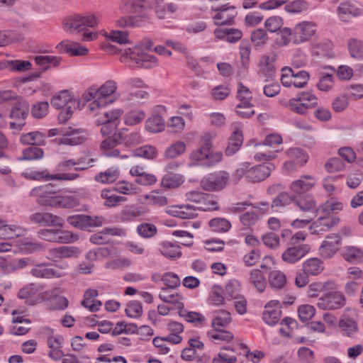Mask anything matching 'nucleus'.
<instances>
[{
    "mask_svg": "<svg viewBox=\"0 0 363 363\" xmlns=\"http://www.w3.org/2000/svg\"><path fill=\"white\" fill-rule=\"evenodd\" d=\"M335 84L334 77L330 74H322L317 83V88L321 91H329Z\"/></svg>",
    "mask_w": 363,
    "mask_h": 363,
    "instance_id": "64",
    "label": "nucleus"
},
{
    "mask_svg": "<svg viewBox=\"0 0 363 363\" xmlns=\"http://www.w3.org/2000/svg\"><path fill=\"white\" fill-rule=\"evenodd\" d=\"M293 43V30L289 28H281L277 31L275 43L279 46H286Z\"/></svg>",
    "mask_w": 363,
    "mask_h": 363,
    "instance_id": "49",
    "label": "nucleus"
},
{
    "mask_svg": "<svg viewBox=\"0 0 363 363\" xmlns=\"http://www.w3.org/2000/svg\"><path fill=\"white\" fill-rule=\"evenodd\" d=\"M79 205V199L74 195H57L55 208H72Z\"/></svg>",
    "mask_w": 363,
    "mask_h": 363,
    "instance_id": "43",
    "label": "nucleus"
},
{
    "mask_svg": "<svg viewBox=\"0 0 363 363\" xmlns=\"http://www.w3.org/2000/svg\"><path fill=\"white\" fill-rule=\"evenodd\" d=\"M26 230L21 227L15 225H6L3 220V223L0 224V238L10 239L15 237L23 235Z\"/></svg>",
    "mask_w": 363,
    "mask_h": 363,
    "instance_id": "31",
    "label": "nucleus"
},
{
    "mask_svg": "<svg viewBox=\"0 0 363 363\" xmlns=\"http://www.w3.org/2000/svg\"><path fill=\"white\" fill-rule=\"evenodd\" d=\"M323 263L318 258H310L303 264V269L308 275L315 276L323 270Z\"/></svg>",
    "mask_w": 363,
    "mask_h": 363,
    "instance_id": "35",
    "label": "nucleus"
},
{
    "mask_svg": "<svg viewBox=\"0 0 363 363\" xmlns=\"http://www.w3.org/2000/svg\"><path fill=\"white\" fill-rule=\"evenodd\" d=\"M143 212L135 206H129L123 209L120 213L121 220L123 222H130L135 220L137 218L141 216Z\"/></svg>",
    "mask_w": 363,
    "mask_h": 363,
    "instance_id": "59",
    "label": "nucleus"
},
{
    "mask_svg": "<svg viewBox=\"0 0 363 363\" xmlns=\"http://www.w3.org/2000/svg\"><path fill=\"white\" fill-rule=\"evenodd\" d=\"M178 9V6L174 3H168L164 6L157 4L155 6V12L160 19H165L175 14Z\"/></svg>",
    "mask_w": 363,
    "mask_h": 363,
    "instance_id": "45",
    "label": "nucleus"
},
{
    "mask_svg": "<svg viewBox=\"0 0 363 363\" xmlns=\"http://www.w3.org/2000/svg\"><path fill=\"white\" fill-rule=\"evenodd\" d=\"M295 196L289 195L286 192L279 193L272 201L271 208H274L275 211H279L280 208L289 205L294 201Z\"/></svg>",
    "mask_w": 363,
    "mask_h": 363,
    "instance_id": "47",
    "label": "nucleus"
},
{
    "mask_svg": "<svg viewBox=\"0 0 363 363\" xmlns=\"http://www.w3.org/2000/svg\"><path fill=\"white\" fill-rule=\"evenodd\" d=\"M155 0H123L121 9L125 13L135 14L152 9Z\"/></svg>",
    "mask_w": 363,
    "mask_h": 363,
    "instance_id": "17",
    "label": "nucleus"
},
{
    "mask_svg": "<svg viewBox=\"0 0 363 363\" xmlns=\"http://www.w3.org/2000/svg\"><path fill=\"white\" fill-rule=\"evenodd\" d=\"M231 90L228 84H223L214 86L210 93L213 101H223L230 94Z\"/></svg>",
    "mask_w": 363,
    "mask_h": 363,
    "instance_id": "48",
    "label": "nucleus"
},
{
    "mask_svg": "<svg viewBox=\"0 0 363 363\" xmlns=\"http://www.w3.org/2000/svg\"><path fill=\"white\" fill-rule=\"evenodd\" d=\"M237 98L240 101L236 106L237 113L242 118H250L253 116L255 112L253 109L252 93L242 83H239L238 85Z\"/></svg>",
    "mask_w": 363,
    "mask_h": 363,
    "instance_id": "5",
    "label": "nucleus"
},
{
    "mask_svg": "<svg viewBox=\"0 0 363 363\" xmlns=\"http://www.w3.org/2000/svg\"><path fill=\"white\" fill-rule=\"evenodd\" d=\"M56 190L50 184L33 188L30 195L37 197L36 202L40 206L55 207L57 195Z\"/></svg>",
    "mask_w": 363,
    "mask_h": 363,
    "instance_id": "9",
    "label": "nucleus"
},
{
    "mask_svg": "<svg viewBox=\"0 0 363 363\" xmlns=\"http://www.w3.org/2000/svg\"><path fill=\"white\" fill-rule=\"evenodd\" d=\"M165 127L164 121L160 115H153L145 122V128L152 133H159Z\"/></svg>",
    "mask_w": 363,
    "mask_h": 363,
    "instance_id": "42",
    "label": "nucleus"
},
{
    "mask_svg": "<svg viewBox=\"0 0 363 363\" xmlns=\"http://www.w3.org/2000/svg\"><path fill=\"white\" fill-rule=\"evenodd\" d=\"M296 206L303 212L313 211L316 206L315 200L311 196L307 195L300 199L294 198Z\"/></svg>",
    "mask_w": 363,
    "mask_h": 363,
    "instance_id": "50",
    "label": "nucleus"
},
{
    "mask_svg": "<svg viewBox=\"0 0 363 363\" xmlns=\"http://www.w3.org/2000/svg\"><path fill=\"white\" fill-rule=\"evenodd\" d=\"M33 264V261L30 257H23L13 259L11 262H4L2 266L3 269L7 274H11L18 270L23 269Z\"/></svg>",
    "mask_w": 363,
    "mask_h": 363,
    "instance_id": "30",
    "label": "nucleus"
},
{
    "mask_svg": "<svg viewBox=\"0 0 363 363\" xmlns=\"http://www.w3.org/2000/svg\"><path fill=\"white\" fill-rule=\"evenodd\" d=\"M211 9L216 12L213 19L214 23L218 26L232 24L238 13L235 6L227 4H214Z\"/></svg>",
    "mask_w": 363,
    "mask_h": 363,
    "instance_id": "11",
    "label": "nucleus"
},
{
    "mask_svg": "<svg viewBox=\"0 0 363 363\" xmlns=\"http://www.w3.org/2000/svg\"><path fill=\"white\" fill-rule=\"evenodd\" d=\"M231 322L230 313L226 311L217 312L212 320V327L214 329H219L227 326Z\"/></svg>",
    "mask_w": 363,
    "mask_h": 363,
    "instance_id": "56",
    "label": "nucleus"
},
{
    "mask_svg": "<svg viewBox=\"0 0 363 363\" xmlns=\"http://www.w3.org/2000/svg\"><path fill=\"white\" fill-rule=\"evenodd\" d=\"M317 184V179L309 174L301 175L298 179L292 182L290 190L295 197L312 190Z\"/></svg>",
    "mask_w": 363,
    "mask_h": 363,
    "instance_id": "14",
    "label": "nucleus"
},
{
    "mask_svg": "<svg viewBox=\"0 0 363 363\" xmlns=\"http://www.w3.org/2000/svg\"><path fill=\"white\" fill-rule=\"evenodd\" d=\"M341 255L345 261L351 264H357L363 261V249L357 246L344 247Z\"/></svg>",
    "mask_w": 363,
    "mask_h": 363,
    "instance_id": "25",
    "label": "nucleus"
},
{
    "mask_svg": "<svg viewBox=\"0 0 363 363\" xmlns=\"http://www.w3.org/2000/svg\"><path fill=\"white\" fill-rule=\"evenodd\" d=\"M339 328L344 335L352 337L358 330L356 320L347 314H344L340 319Z\"/></svg>",
    "mask_w": 363,
    "mask_h": 363,
    "instance_id": "26",
    "label": "nucleus"
},
{
    "mask_svg": "<svg viewBox=\"0 0 363 363\" xmlns=\"http://www.w3.org/2000/svg\"><path fill=\"white\" fill-rule=\"evenodd\" d=\"M274 169V165L269 162L252 165L250 182L256 183L264 181L269 177Z\"/></svg>",
    "mask_w": 363,
    "mask_h": 363,
    "instance_id": "20",
    "label": "nucleus"
},
{
    "mask_svg": "<svg viewBox=\"0 0 363 363\" xmlns=\"http://www.w3.org/2000/svg\"><path fill=\"white\" fill-rule=\"evenodd\" d=\"M120 175L118 168L111 167L104 172L97 174L94 179L102 184H111L116 182Z\"/></svg>",
    "mask_w": 363,
    "mask_h": 363,
    "instance_id": "40",
    "label": "nucleus"
},
{
    "mask_svg": "<svg viewBox=\"0 0 363 363\" xmlns=\"http://www.w3.org/2000/svg\"><path fill=\"white\" fill-rule=\"evenodd\" d=\"M103 118L97 119L96 122L101 125V133L104 136L111 135L117 128V119L122 115L119 109L111 111H103L100 113Z\"/></svg>",
    "mask_w": 363,
    "mask_h": 363,
    "instance_id": "12",
    "label": "nucleus"
},
{
    "mask_svg": "<svg viewBox=\"0 0 363 363\" xmlns=\"http://www.w3.org/2000/svg\"><path fill=\"white\" fill-rule=\"evenodd\" d=\"M98 296V291L94 289H87L82 301V305L91 312H95L99 310L101 306V302L96 301L94 298Z\"/></svg>",
    "mask_w": 363,
    "mask_h": 363,
    "instance_id": "28",
    "label": "nucleus"
},
{
    "mask_svg": "<svg viewBox=\"0 0 363 363\" xmlns=\"http://www.w3.org/2000/svg\"><path fill=\"white\" fill-rule=\"evenodd\" d=\"M42 290V286L38 284H29L21 288L18 293V297L21 299L30 298Z\"/></svg>",
    "mask_w": 363,
    "mask_h": 363,
    "instance_id": "60",
    "label": "nucleus"
},
{
    "mask_svg": "<svg viewBox=\"0 0 363 363\" xmlns=\"http://www.w3.org/2000/svg\"><path fill=\"white\" fill-rule=\"evenodd\" d=\"M317 219L310 225L311 234H320L330 230L340 223V218L333 215L320 213L319 208L315 210Z\"/></svg>",
    "mask_w": 363,
    "mask_h": 363,
    "instance_id": "10",
    "label": "nucleus"
},
{
    "mask_svg": "<svg viewBox=\"0 0 363 363\" xmlns=\"http://www.w3.org/2000/svg\"><path fill=\"white\" fill-rule=\"evenodd\" d=\"M21 175L26 179L32 180H53V174H49V172L46 169L42 171L27 170L26 172H22Z\"/></svg>",
    "mask_w": 363,
    "mask_h": 363,
    "instance_id": "54",
    "label": "nucleus"
},
{
    "mask_svg": "<svg viewBox=\"0 0 363 363\" xmlns=\"http://www.w3.org/2000/svg\"><path fill=\"white\" fill-rule=\"evenodd\" d=\"M281 305L277 300H272L264 306L262 313V320L269 325L277 324L281 315Z\"/></svg>",
    "mask_w": 363,
    "mask_h": 363,
    "instance_id": "18",
    "label": "nucleus"
},
{
    "mask_svg": "<svg viewBox=\"0 0 363 363\" xmlns=\"http://www.w3.org/2000/svg\"><path fill=\"white\" fill-rule=\"evenodd\" d=\"M151 43L135 45L132 48L125 50L121 56V61L129 66L139 68L152 69L158 66L157 57L150 55L145 50L150 49Z\"/></svg>",
    "mask_w": 363,
    "mask_h": 363,
    "instance_id": "1",
    "label": "nucleus"
},
{
    "mask_svg": "<svg viewBox=\"0 0 363 363\" xmlns=\"http://www.w3.org/2000/svg\"><path fill=\"white\" fill-rule=\"evenodd\" d=\"M60 45L64 48L66 52L72 56H83L86 55L89 52V50L86 47L73 41H62Z\"/></svg>",
    "mask_w": 363,
    "mask_h": 363,
    "instance_id": "33",
    "label": "nucleus"
},
{
    "mask_svg": "<svg viewBox=\"0 0 363 363\" xmlns=\"http://www.w3.org/2000/svg\"><path fill=\"white\" fill-rule=\"evenodd\" d=\"M45 140V135L39 131L23 134L20 138L23 144L30 145L32 146L42 145L44 144Z\"/></svg>",
    "mask_w": 363,
    "mask_h": 363,
    "instance_id": "37",
    "label": "nucleus"
},
{
    "mask_svg": "<svg viewBox=\"0 0 363 363\" xmlns=\"http://www.w3.org/2000/svg\"><path fill=\"white\" fill-rule=\"evenodd\" d=\"M296 97L301 104L307 106L308 110L318 105V99L313 93L303 91L297 94Z\"/></svg>",
    "mask_w": 363,
    "mask_h": 363,
    "instance_id": "63",
    "label": "nucleus"
},
{
    "mask_svg": "<svg viewBox=\"0 0 363 363\" xmlns=\"http://www.w3.org/2000/svg\"><path fill=\"white\" fill-rule=\"evenodd\" d=\"M159 250L162 255L172 259H178L182 255L179 246L167 241L160 244Z\"/></svg>",
    "mask_w": 363,
    "mask_h": 363,
    "instance_id": "32",
    "label": "nucleus"
},
{
    "mask_svg": "<svg viewBox=\"0 0 363 363\" xmlns=\"http://www.w3.org/2000/svg\"><path fill=\"white\" fill-rule=\"evenodd\" d=\"M183 176L179 174H167L161 180V186L164 189H176L184 183Z\"/></svg>",
    "mask_w": 363,
    "mask_h": 363,
    "instance_id": "38",
    "label": "nucleus"
},
{
    "mask_svg": "<svg viewBox=\"0 0 363 363\" xmlns=\"http://www.w3.org/2000/svg\"><path fill=\"white\" fill-rule=\"evenodd\" d=\"M317 25L313 21H304L293 28V44L300 45L309 41L316 33Z\"/></svg>",
    "mask_w": 363,
    "mask_h": 363,
    "instance_id": "8",
    "label": "nucleus"
},
{
    "mask_svg": "<svg viewBox=\"0 0 363 363\" xmlns=\"http://www.w3.org/2000/svg\"><path fill=\"white\" fill-rule=\"evenodd\" d=\"M344 204L335 198H331L320 205L319 208L320 213H324L327 215L331 213H338L343 210Z\"/></svg>",
    "mask_w": 363,
    "mask_h": 363,
    "instance_id": "36",
    "label": "nucleus"
},
{
    "mask_svg": "<svg viewBox=\"0 0 363 363\" xmlns=\"http://www.w3.org/2000/svg\"><path fill=\"white\" fill-rule=\"evenodd\" d=\"M345 304L346 298L337 288L335 290L325 291L317 302V306L322 310H337L343 308Z\"/></svg>",
    "mask_w": 363,
    "mask_h": 363,
    "instance_id": "7",
    "label": "nucleus"
},
{
    "mask_svg": "<svg viewBox=\"0 0 363 363\" xmlns=\"http://www.w3.org/2000/svg\"><path fill=\"white\" fill-rule=\"evenodd\" d=\"M165 211L168 215L181 219H193L198 216L197 208L189 204L171 206Z\"/></svg>",
    "mask_w": 363,
    "mask_h": 363,
    "instance_id": "19",
    "label": "nucleus"
},
{
    "mask_svg": "<svg viewBox=\"0 0 363 363\" xmlns=\"http://www.w3.org/2000/svg\"><path fill=\"white\" fill-rule=\"evenodd\" d=\"M209 225L213 231L218 233H225L230 230L231 223L225 218H216L209 222Z\"/></svg>",
    "mask_w": 363,
    "mask_h": 363,
    "instance_id": "58",
    "label": "nucleus"
},
{
    "mask_svg": "<svg viewBox=\"0 0 363 363\" xmlns=\"http://www.w3.org/2000/svg\"><path fill=\"white\" fill-rule=\"evenodd\" d=\"M84 99L86 101H94L89 104V107L91 111H94L96 107H100L104 105L105 102L102 101L99 94H98V89L90 88L83 95Z\"/></svg>",
    "mask_w": 363,
    "mask_h": 363,
    "instance_id": "53",
    "label": "nucleus"
},
{
    "mask_svg": "<svg viewBox=\"0 0 363 363\" xmlns=\"http://www.w3.org/2000/svg\"><path fill=\"white\" fill-rule=\"evenodd\" d=\"M230 181V174L224 170L215 172L203 177L200 186L204 191H219L224 189Z\"/></svg>",
    "mask_w": 363,
    "mask_h": 363,
    "instance_id": "3",
    "label": "nucleus"
},
{
    "mask_svg": "<svg viewBox=\"0 0 363 363\" xmlns=\"http://www.w3.org/2000/svg\"><path fill=\"white\" fill-rule=\"evenodd\" d=\"M89 136L88 132L82 128H69L63 132L59 140L60 144L77 145L83 143Z\"/></svg>",
    "mask_w": 363,
    "mask_h": 363,
    "instance_id": "16",
    "label": "nucleus"
},
{
    "mask_svg": "<svg viewBox=\"0 0 363 363\" xmlns=\"http://www.w3.org/2000/svg\"><path fill=\"white\" fill-rule=\"evenodd\" d=\"M99 18L95 14L76 15L68 18L64 24L65 30L71 33L82 32L87 28L98 24Z\"/></svg>",
    "mask_w": 363,
    "mask_h": 363,
    "instance_id": "4",
    "label": "nucleus"
},
{
    "mask_svg": "<svg viewBox=\"0 0 363 363\" xmlns=\"http://www.w3.org/2000/svg\"><path fill=\"white\" fill-rule=\"evenodd\" d=\"M337 289V284L333 281L325 282H314L311 284L308 288V296L309 297H317L320 291H333Z\"/></svg>",
    "mask_w": 363,
    "mask_h": 363,
    "instance_id": "29",
    "label": "nucleus"
},
{
    "mask_svg": "<svg viewBox=\"0 0 363 363\" xmlns=\"http://www.w3.org/2000/svg\"><path fill=\"white\" fill-rule=\"evenodd\" d=\"M311 250V246L308 244L291 245L284 251L281 258L288 264H295L304 257Z\"/></svg>",
    "mask_w": 363,
    "mask_h": 363,
    "instance_id": "13",
    "label": "nucleus"
},
{
    "mask_svg": "<svg viewBox=\"0 0 363 363\" xmlns=\"http://www.w3.org/2000/svg\"><path fill=\"white\" fill-rule=\"evenodd\" d=\"M243 142L242 133L238 126L234 130L229 139L228 145L225 149L227 155H232L239 150Z\"/></svg>",
    "mask_w": 363,
    "mask_h": 363,
    "instance_id": "24",
    "label": "nucleus"
},
{
    "mask_svg": "<svg viewBox=\"0 0 363 363\" xmlns=\"http://www.w3.org/2000/svg\"><path fill=\"white\" fill-rule=\"evenodd\" d=\"M13 102L10 117L11 118L23 121L29 113V105L28 102L18 95V99H14Z\"/></svg>",
    "mask_w": 363,
    "mask_h": 363,
    "instance_id": "22",
    "label": "nucleus"
},
{
    "mask_svg": "<svg viewBox=\"0 0 363 363\" xmlns=\"http://www.w3.org/2000/svg\"><path fill=\"white\" fill-rule=\"evenodd\" d=\"M342 245V238L338 234L328 235L323 241L320 248V255L322 257L330 259L338 251Z\"/></svg>",
    "mask_w": 363,
    "mask_h": 363,
    "instance_id": "15",
    "label": "nucleus"
},
{
    "mask_svg": "<svg viewBox=\"0 0 363 363\" xmlns=\"http://www.w3.org/2000/svg\"><path fill=\"white\" fill-rule=\"evenodd\" d=\"M104 35L108 40L119 44L129 43L128 33L123 30H111L110 33L105 32Z\"/></svg>",
    "mask_w": 363,
    "mask_h": 363,
    "instance_id": "61",
    "label": "nucleus"
},
{
    "mask_svg": "<svg viewBox=\"0 0 363 363\" xmlns=\"http://www.w3.org/2000/svg\"><path fill=\"white\" fill-rule=\"evenodd\" d=\"M186 150V145L183 142L178 141L168 147L165 152L164 156L167 159H174L182 155Z\"/></svg>",
    "mask_w": 363,
    "mask_h": 363,
    "instance_id": "57",
    "label": "nucleus"
},
{
    "mask_svg": "<svg viewBox=\"0 0 363 363\" xmlns=\"http://www.w3.org/2000/svg\"><path fill=\"white\" fill-rule=\"evenodd\" d=\"M174 289L162 288L159 294V298L164 302L174 304L176 308L181 310L184 308V303H182L183 296Z\"/></svg>",
    "mask_w": 363,
    "mask_h": 363,
    "instance_id": "23",
    "label": "nucleus"
},
{
    "mask_svg": "<svg viewBox=\"0 0 363 363\" xmlns=\"http://www.w3.org/2000/svg\"><path fill=\"white\" fill-rule=\"evenodd\" d=\"M144 199L149 205L164 206L168 203V199L157 191H152L149 194H145Z\"/></svg>",
    "mask_w": 363,
    "mask_h": 363,
    "instance_id": "52",
    "label": "nucleus"
},
{
    "mask_svg": "<svg viewBox=\"0 0 363 363\" xmlns=\"http://www.w3.org/2000/svg\"><path fill=\"white\" fill-rule=\"evenodd\" d=\"M119 135L114 133L111 137L104 139L100 145L101 150L104 151V154L108 157H118L119 150L113 149L119 143Z\"/></svg>",
    "mask_w": 363,
    "mask_h": 363,
    "instance_id": "27",
    "label": "nucleus"
},
{
    "mask_svg": "<svg viewBox=\"0 0 363 363\" xmlns=\"http://www.w3.org/2000/svg\"><path fill=\"white\" fill-rule=\"evenodd\" d=\"M37 235L40 239L57 243H70L78 239L77 235L61 228H43L38 231Z\"/></svg>",
    "mask_w": 363,
    "mask_h": 363,
    "instance_id": "6",
    "label": "nucleus"
},
{
    "mask_svg": "<svg viewBox=\"0 0 363 363\" xmlns=\"http://www.w3.org/2000/svg\"><path fill=\"white\" fill-rule=\"evenodd\" d=\"M347 45L351 57L363 60V41L352 38L348 41Z\"/></svg>",
    "mask_w": 363,
    "mask_h": 363,
    "instance_id": "55",
    "label": "nucleus"
},
{
    "mask_svg": "<svg viewBox=\"0 0 363 363\" xmlns=\"http://www.w3.org/2000/svg\"><path fill=\"white\" fill-rule=\"evenodd\" d=\"M51 104L57 109H62L59 114V119L62 121H67L79 106V101L74 99L67 90H63L55 95Z\"/></svg>",
    "mask_w": 363,
    "mask_h": 363,
    "instance_id": "2",
    "label": "nucleus"
},
{
    "mask_svg": "<svg viewBox=\"0 0 363 363\" xmlns=\"http://www.w3.org/2000/svg\"><path fill=\"white\" fill-rule=\"evenodd\" d=\"M252 164L249 162L240 163L232 174V179L234 182L238 183L242 179L245 178L250 182V176L251 175Z\"/></svg>",
    "mask_w": 363,
    "mask_h": 363,
    "instance_id": "41",
    "label": "nucleus"
},
{
    "mask_svg": "<svg viewBox=\"0 0 363 363\" xmlns=\"http://www.w3.org/2000/svg\"><path fill=\"white\" fill-rule=\"evenodd\" d=\"M251 40L256 47H262L268 41V35L263 28H257L252 31L251 34Z\"/></svg>",
    "mask_w": 363,
    "mask_h": 363,
    "instance_id": "62",
    "label": "nucleus"
},
{
    "mask_svg": "<svg viewBox=\"0 0 363 363\" xmlns=\"http://www.w3.org/2000/svg\"><path fill=\"white\" fill-rule=\"evenodd\" d=\"M101 196L104 199V205L110 208L115 207L127 200L126 197L116 195L110 189L102 190Z\"/></svg>",
    "mask_w": 363,
    "mask_h": 363,
    "instance_id": "39",
    "label": "nucleus"
},
{
    "mask_svg": "<svg viewBox=\"0 0 363 363\" xmlns=\"http://www.w3.org/2000/svg\"><path fill=\"white\" fill-rule=\"evenodd\" d=\"M285 153L289 158L294 160V162L300 166H303L308 160V154L300 148H289Z\"/></svg>",
    "mask_w": 363,
    "mask_h": 363,
    "instance_id": "44",
    "label": "nucleus"
},
{
    "mask_svg": "<svg viewBox=\"0 0 363 363\" xmlns=\"http://www.w3.org/2000/svg\"><path fill=\"white\" fill-rule=\"evenodd\" d=\"M269 282L271 287L280 289L286 284V277L283 272L274 270L271 272L269 275Z\"/></svg>",
    "mask_w": 363,
    "mask_h": 363,
    "instance_id": "51",
    "label": "nucleus"
},
{
    "mask_svg": "<svg viewBox=\"0 0 363 363\" xmlns=\"http://www.w3.org/2000/svg\"><path fill=\"white\" fill-rule=\"evenodd\" d=\"M250 281L251 284L259 292H263L266 288V279L259 269H255L251 271L250 274Z\"/></svg>",
    "mask_w": 363,
    "mask_h": 363,
    "instance_id": "46",
    "label": "nucleus"
},
{
    "mask_svg": "<svg viewBox=\"0 0 363 363\" xmlns=\"http://www.w3.org/2000/svg\"><path fill=\"white\" fill-rule=\"evenodd\" d=\"M118 89L117 82L114 80L110 79L104 83L99 89L98 94L101 99H105L107 97L113 96L114 101L119 97V94H116Z\"/></svg>",
    "mask_w": 363,
    "mask_h": 363,
    "instance_id": "34",
    "label": "nucleus"
},
{
    "mask_svg": "<svg viewBox=\"0 0 363 363\" xmlns=\"http://www.w3.org/2000/svg\"><path fill=\"white\" fill-rule=\"evenodd\" d=\"M337 11L339 18L345 22L362 14V9L349 1L342 2L337 7Z\"/></svg>",
    "mask_w": 363,
    "mask_h": 363,
    "instance_id": "21",
    "label": "nucleus"
}]
</instances>
